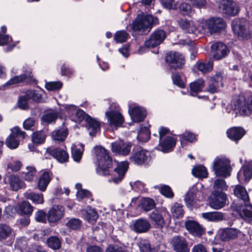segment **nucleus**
<instances>
[{
    "instance_id": "f257e3e1",
    "label": "nucleus",
    "mask_w": 252,
    "mask_h": 252,
    "mask_svg": "<svg viewBox=\"0 0 252 252\" xmlns=\"http://www.w3.org/2000/svg\"><path fill=\"white\" fill-rule=\"evenodd\" d=\"M97 165L96 167V173L103 176H109L108 182L115 184H119L124 178L128 167L127 161H122L119 163L113 171H111L112 165V159L107 150L99 146L94 149Z\"/></svg>"
},
{
    "instance_id": "f03ea898",
    "label": "nucleus",
    "mask_w": 252,
    "mask_h": 252,
    "mask_svg": "<svg viewBox=\"0 0 252 252\" xmlns=\"http://www.w3.org/2000/svg\"><path fill=\"white\" fill-rule=\"evenodd\" d=\"M234 194L238 198L244 201L245 205L233 203V210L238 213L241 218L246 221L252 223V205H248L249 200L248 193L244 187L240 185L235 186Z\"/></svg>"
},
{
    "instance_id": "7ed1b4c3",
    "label": "nucleus",
    "mask_w": 252,
    "mask_h": 252,
    "mask_svg": "<svg viewBox=\"0 0 252 252\" xmlns=\"http://www.w3.org/2000/svg\"><path fill=\"white\" fill-rule=\"evenodd\" d=\"M231 26L235 34L243 39H248L252 37V24L246 19H235Z\"/></svg>"
},
{
    "instance_id": "20e7f679",
    "label": "nucleus",
    "mask_w": 252,
    "mask_h": 252,
    "mask_svg": "<svg viewBox=\"0 0 252 252\" xmlns=\"http://www.w3.org/2000/svg\"><path fill=\"white\" fill-rule=\"evenodd\" d=\"M158 23V18L151 15H139L133 21L132 29L135 31L148 30L149 32L152 27Z\"/></svg>"
},
{
    "instance_id": "39448f33",
    "label": "nucleus",
    "mask_w": 252,
    "mask_h": 252,
    "mask_svg": "<svg viewBox=\"0 0 252 252\" xmlns=\"http://www.w3.org/2000/svg\"><path fill=\"white\" fill-rule=\"evenodd\" d=\"M236 113L242 116H248L252 112V95L247 98L244 96H239L232 102Z\"/></svg>"
},
{
    "instance_id": "423d86ee",
    "label": "nucleus",
    "mask_w": 252,
    "mask_h": 252,
    "mask_svg": "<svg viewBox=\"0 0 252 252\" xmlns=\"http://www.w3.org/2000/svg\"><path fill=\"white\" fill-rule=\"evenodd\" d=\"M213 168L217 176L226 177L230 175V161L225 157H217L214 161Z\"/></svg>"
},
{
    "instance_id": "0eeeda50",
    "label": "nucleus",
    "mask_w": 252,
    "mask_h": 252,
    "mask_svg": "<svg viewBox=\"0 0 252 252\" xmlns=\"http://www.w3.org/2000/svg\"><path fill=\"white\" fill-rule=\"evenodd\" d=\"M226 26L225 22L221 18L213 17L203 21L201 23L202 33L208 31L211 33L220 32L223 30Z\"/></svg>"
},
{
    "instance_id": "6e6552de",
    "label": "nucleus",
    "mask_w": 252,
    "mask_h": 252,
    "mask_svg": "<svg viewBox=\"0 0 252 252\" xmlns=\"http://www.w3.org/2000/svg\"><path fill=\"white\" fill-rule=\"evenodd\" d=\"M165 60L171 68H182L185 64V58L179 52L171 51L166 54Z\"/></svg>"
},
{
    "instance_id": "1a4fd4ad",
    "label": "nucleus",
    "mask_w": 252,
    "mask_h": 252,
    "mask_svg": "<svg viewBox=\"0 0 252 252\" xmlns=\"http://www.w3.org/2000/svg\"><path fill=\"white\" fill-rule=\"evenodd\" d=\"M179 27L185 32L197 35L202 33L201 25L199 26L197 22L187 19H180L178 21Z\"/></svg>"
},
{
    "instance_id": "9d476101",
    "label": "nucleus",
    "mask_w": 252,
    "mask_h": 252,
    "mask_svg": "<svg viewBox=\"0 0 252 252\" xmlns=\"http://www.w3.org/2000/svg\"><path fill=\"white\" fill-rule=\"evenodd\" d=\"M226 194L221 191L215 190L210 197L209 205L215 210L223 208L226 204Z\"/></svg>"
},
{
    "instance_id": "9b49d317",
    "label": "nucleus",
    "mask_w": 252,
    "mask_h": 252,
    "mask_svg": "<svg viewBox=\"0 0 252 252\" xmlns=\"http://www.w3.org/2000/svg\"><path fill=\"white\" fill-rule=\"evenodd\" d=\"M166 37V32L161 29H157L146 40L145 45L148 48H154L162 43Z\"/></svg>"
},
{
    "instance_id": "f8f14e48",
    "label": "nucleus",
    "mask_w": 252,
    "mask_h": 252,
    "mask_svg": "<svg viewBox=\"0 0 252 252\" xmlns=\"http://www.w3.org/2000/svg\"><path fill=\"white\" fill-rule=\"evenodd\" d=\"M25 136L26 133L24 131H22L18 127H15L11 129V133L7 137L6 144L11 149H16L19 145V142L17 139V137L19 136L24 138Z\"/></svg>"
},
{
    "instance_id": "ddd939ff",
    "label": "nucleus",
    "mask_w": 252,
    "mask_h": 252,
    "mask_svg": "<svg viewBox=\"0 0 252 252\" xmlns=\"http://www.w3.org/2000/svg\"><path fill=\"white\" fill-rule=\"evenodd\" d=\"M219 8L222 13L230 16H235L239 11L237 4L231 0H221Z\"/></svg>"
},
{
    "instance_id": "4468645a",
    "label": "nucleus",
    "mask_w": 252,
    "mask_h": 252,
    "mask_svg": "<svg viewBox=\"0 0 252 252\" xmlns=\"http://www.w3.org/2000/svg\"><path fill=\"white\" fill-rule=\"evenodd\" d=\"M211 52L214 59L220 60L228 55L229 50L226 45L219 42L212 45Z\"/></svg>"
},
{
    "instance_id": "2eb2a0df",
    "label": "nucleus",
    "mask_w": 252,
    "mask_h": 252,
    "mask_svg": "<svg viewBox=\"0 0 252 252\" xmlns=\"http://www.w3.org/2000/svg\"><path fill=\"white\" fill-rule=\"evenodd\" d=\"M131 144L122 140L117 141L111 144V149L113 153L122 156L127 155L131 150Z\"/></svg>"
},
{
    "instance_id": "dca6fc26",
    "label": "nucleus",
    "mask_w": 252,
    "mask_h": 252,
    "mask_svg": "<svg viewBox=\"0 0 252 252\" xmlns=\"http://www.w3.org/2000/svg\"><path fill=\"white\" fill-rule=\"evenodd\" d=\"M46 152L52 156L61 163L68 161L69 156L65 150L58 147H50L47 149Z\"/></svg>"
},
{
    "instance_id": "f3484780",
    "label": "nucleus",
    "mask_w": 252,
    "mask_h": 252,
    "mask_svg": "<svg viewBox=\"0 0 252 252\" xmlns=\"http://www.w3.org/2000/svg\"><path fill=\"white\" fill-rule=\"evenodd\" d=\"M64 208L61 205H54L47 213V219L49 223H56L63 216Z\"/></svg>"
},
{
    "instance_id": "a211bd4d",
    "label": "nucleus",
    "mask_w": 252,
    "mask_h": 252,
    "mask_svg": "<svg viewBox=\"0 0 252 252\" xmlns=\"http://www.w3.org/2000/svg\"><path fill=\"white\" fill-rule=\"evenodd\" d=\"M109 125L115 127L121 126L124 118L122 114L117 110H111L105 113Z\"/></svg>"
},
{
    "instance_id": "6ab92c4d",
    "label": "nucleus",
    "mask_w": 252,
    "mask_h": 252,
    "mask_svg": "<svg viewBox=\"0 0 252 252\" xmlns=\"http://www.w3.org/2000/svg\"><path fill=\"white\" fill-rule=\"evenodd\" d=\"M241 234V231L234 228H223L219 231L220 238L224 241L235 239Z\"/></svg>"
},
{
    "instance_id": "aec40b11",
    "label": "nucleus",
    "mask_w": 252,
    "mask_h": 252,
    "mask_svg": "<svg viewBox=\"0 0 252 252\" xmlns=\"http://www.w3.org/2000/svg\"><path fill=\"white\" fill-rule=\"evenodd\" d=\"M252 177V160H246L244 165L237 174V178L239 181L250 180Z\"/></svg>"
},
{
    "instance_id": "412c9836",
    "label": "nucleus",
    "mask_w": 252,
    "mask_h": 252,
    "mask_svg": "<svg viewBox=\"0 0 252 252\" xmlns=\"http://www.w3.org/2000/svg\"><path fill=\"white\" fill-rule=\"evenodd\" d=\"M128 112L132 120L135 122L143 121L146 116V111L139 106H129Z\"/></svg>"
},
{
    "instance_id": "4be33fe9",
    "label": "nucleus",
    "mask_w": 252,
    "mask_h": 252,
    "mask_svg": "<svg viewBox=\"0 0 252 252\" xmlns=\"http://www.w3.org/2000/svg\"><path fill=\"white\" fill-rule=\"evenodd\" d=\"M171 244L174 250L177 252H189L188 245L184 238L179 236H174L171 240Z\"/></svg>"
},
{
    "instance_id": "5701e85b",
    "label": "nucleus",
    "mask_w": 252,
    "mask_h": 252,
    "mask_svg": "<svg viewBox=\"0 0 252 252\" xmlns=\"http://www.w3.org/2000/svg\"><path fill=\"white\" fill-rule=\"evenodd\" d=\"M186 229L193 236L200 237L205 231L202 226L194 220H188L185 223Z\"/></svg>"
},
{
    "instance_id": "b1692460",
    "label": "nucleus",
    "mask_w": 252,
    "mask_h": 252,
    "mask_svg": "<svg viewBox=\"0 0 252 252\" xmlns=\"http://www.w3.org/2000/svg\"><path fill=\"white\" fill-rule=\"evenodd\" d=\"M197 192V188L196 186H193L185 194L184 201L188 207H191L196 204L198 200L196 197Z\"/></svg>"
},
{
    "instance_id": "393cba45",
    "label": "nucleus",
    "mask_w": 252,
    "mask_h": 252,
    "mask_svg": "<svg viewBox=\"0 0 252 252\" xmlns=\"http://www.w3.org/2000/svg\"><path fill=\"white\" fill-rule=\"evenodd\" d=\"M176 143V139L173 136H167L163 140H160L159 147L163 152L171 151Z\"/></svg>"
},
{
    "instance_id": "a878e982",
    "label": "nucleus",
    "mask_w": 252,
    "mask_h": 252,
    "mask_svg": "<svg viewBox=\"0 0 252 252\" xmlns=\"http://www.w3.org/2000/svg\"><path fill=\"white\" fill-rule=\"evenodd\" d=\"M149 158V152L146 150L141 149L135 152L130 157V160L135 164H141L148 161Z\"/></svg>"
},
{
    "instance_id": "bb28decb",
    "label": "nucleus",
    "mask_w": 252,
    "mask_h": 252,
    "mask_svg": "<svg viewBox=\"0 0 252 252\" xmlns=\"http://www.w3.org/2000/svg\"><path fill=\"white\" fill-rule=\"evenodd\" d=\"M222 76L220 73L216 74L214 77L211 78L209 81L208 92L214 93L218 91L219 88L222 87Z\"/></svg>"
},
{
    "instance_id": "cd10ccee",
    "label": "nucleus",
    "mask_w": 252,
    "mask_h": 252,
    "mask_svg": "<svg viewBox=\"0 0 252 252\" xmlns=\"http://www.w3.org/2000/svg\"><path fill=\"white\" fill-rule=\"evenodd\" d=\"M202 217L208 221L218 222L225 220L224 214L217 211L203 213Z\"/></svg>"
},
{
    "instance_id": "c85d7f7f",
    "label": "nucleus",
    "mask_w": 252,
    "mask_h": 252,
    "mask_svg": "<svg viewBox=\"0 0 252 252\" xmlns=\"http://www.w3.org/2000/svg\"><path fill=\"white\" fill-rule=\"evenodd\" d=\"M64 108L70 114H75L77 117V120L79 122H81L84 119H85L86 121L87 117L89 116L86 115L83 111L80 109L78 110L76 106L74 105L66 104L64 105Z\"/></svg>"
},
{
    "instance_id": "c756f323",
    "label": "nucleus",
    "mask_w": 252,
    "mask_h": 252,
    "mask_svg": "<svg viewBox=\"0 0 252 252\" xmlns=\"http://www.w3.org/2000/svg\"><path fill=\"white\" fill-rule=\"evenodd\" d=\"M245 134V130L241 127H234L227 130L228 137L235 141L241 139Z\"/></svg>"
},
{
    "instance_id": "7c9ffc66",
    "label": "nucleus",
    "mask_w": 252,
    "mask_h": 252,
    "mask_svg": "<svg viewBox=\"0 0 252 252\" xmlns=\"http://www.w3.org/2000/svg\"><path fill=\"white\" fill-rule=\"evenodd\" d=\"M151 227L150 222L145 219H138L133 224L134 230L138 233H144L149 230Z\"/></svg>"
},
{
    "instance_id": "2f4dec72",
    "label": "nucleus",
    "mask_w": 252,
    "mask_h": 252,
    "mask_svg": "<svg viewBox=\"0 0 252 252\" xmlns=\"http://www.w3.org/2000/svg\"><path fill=\"white\" fill-rule=\"evenodd\" d=\"M50 172L44 171L38 179L37 188L41 191H45L51 181Z\"/></svg>"
},
{
    "instance_id": "473e14b6",
    "label": "nucleus",
    "mask_w": 252,
    "mask_h": 252,
    "mask_svg": "<svg viewBox=\"0 0 252 252\" xmlns=\"http://www.w3.org/2000/svg\"><path fill=\"white\" fill-rule=\"evenodd\" d=\"M9 181L10 187L14 191H17L25 187L24 182L17 175H10L9 177Z\"/></svg>"
},
{
    "instance_id": "72a5a7b5",
    "label": "nucleus",
    "mask_w": 252,
    "mask_h": 252,
    "mask_svg": "<svg viewBox=\"0 0 252 252\" xmlns=\"http://www.w3.org/2000/svg\"><path fill=\"white\" fill-rule=\"evenodd\" d=\"M86 122L88 125L90 135L92 136H94L100 129L99 123L90 116L87 117Z\"/></svg>"
},
{
    "instance_id": "f704fd0d",
    "label": "nucleus",
    "mask_w": 252,
    "mask_h": 252,
    "mask_svg": "<svg viewBox=\"0 0 252 252\" xmlns=\"http://www.w3.org/2000/svg\"><path fill=\"white\" fill-rule=\"evenodd\" d=\"M24 196L30 199L35 204H42L44 203V197L42 193H36L32 191H27L24 193Z\"/></svg>"
},
{
    "instance_id": "c9c22d12",
    "label": "nucleus",
    "mask_w": 252,
    "mask_h": 252,
    "mask_svg": "<svg viewBox=\"0 0 252 252\" xmlns=\"http://www.w3.org/2000/svg\"><path fill=\"white\" fill-rule=\"evenodd\" d=\"M17 212L20 214L30 215L33 212V207L28 201H23L17 205Z\"/></svg>"
},
{
    "instance_id": "e433bc0d",
    "label": "nucleus",
    "mask_w": 252,
    "mask_h": 252,
    "mask_svg": "<svg viewBox=\"0 0 252 252\" xmlns=\"http://www.w3.org/2000/svg\"><path fill=\"white\" fill-rule=\"evenodd\" d=\"M67 134L68 131L67 128L64 126H63L53 131L52 137L56 141H63L66 138Z\"/></svg>"
},
{
    "instance_id": "4c0bfd02",
    "label": "nucleus",
    "mask_w": 252,
    "mask_h": 252,
    "mask_svg": "<svg viewBox=\"0 0 252 252\" xmlns=\"http://www.w3.org/2000/svg\"><path fill=\"white\" fill-rule=\"evenodd\" d=\"M150 218L158 227H162L165 224L162 216L157 210H155L150 215Z\"/></svg>"
},
{
    "instance_id": "58836bf2",
    "label": "nucleus",
    "mask_w": 252,
    "mask_h": 252,
    "mask_svg": "<svg viewBox=\"0 0 252 252\" xmlns=\"http://www.w3.org/2000/svg\"><path fill=\"white\" fill-rule=\"evenodd\" d=\"M12 233V229L8 225L0 224V241L6 240Z\"/></svg>"
},
{
    "instance_id": "ea45409f",
    "label": "nucleus",
    "mask_w": 252,
    "mask_h": 252,
    "mask_svg": "<svg viewBox=\"0 0 252 252\" xmlns=\"http://www.w3.org/2000/svg\"><path fill=\"white\" fill-rule=\"evenodd\" d=\"M204 86V81L202 79H199L190 84V89L191 91V94L194 95L193 93L197 94L202 90Z\"/></svg>"
},
{
    "instance_id": "a19ab883",
    "label": "nucleus",
    "mask_w": 252,
    "mask_h": 252,
    "mask_svg": "<svg viewBox=\"0 0 252 252\" xmlns=\"http://www.w3.org/2000/svg\"><path fill=\"white\" fill-rule=\"evenodd\" d=\"M138 245L141 252H156L155 249L151 247L150 243L147 240H140Z\"/></svg>"
},
{
    "instance_id": "79ce46f5",
    "label": "nucleus",
    "mask_w": 252,
    "mask_h": 252,
    "mask_svg": "<svg viewBox=\"0 0 252 252\" xmlns=\"http://www.w3.org/2000/svg\"><path fill=\"white\" fill-rule=\"evenodd\" d=\"M84 218L89 222H93L96 221L98 218L96 212L91 208L87 209L83 214Z\"/></svg>"
},
{
    "instance_id": "37998d69",
    "label": "nucleus",
    "mask_w": 252,
    "mask_h": 252,
    "mask_svg": "<svg viewBox=\"0 0 252 252\" xmlns=\"http://www.w3.org/2000/svg\"><path fill=\"white\" fill-rule=\"evenodd\" d=\"M197 68L202 73H206L211 71L213 69V63L210 62L206 63L197 62L195 64Z\"/></svg>"
},
{
    "instance_id": "c03bdc74",
    "label": "nucleus",
    "mask_w": 252,
    "mask_h": 252,
    "mask_svg": "<svg viewBox=\"0 0 252 252\" xmlns=\"http://www.w3.org/2000/svg\"><path fill=\"white\" fill-rule=\"evenodd\" d=\"M183 206L178 203H175L171 208V214L176 218H180L184 215Z\"/></svg>"
},
{
    "instance_id": "a18cd8bd",
    "label": "nucleus",
    "mask_w": 252,
    "mask_h": 252,
    "mask_svg": "<svg viewBox=\"0 0 252 252\" xmlns=\"http://www.w3.org/2000/svg\"><path fill=\"white\" fill-rule=\"evenodd\" d=\"M81 149L77 148L75 146L72 147V157L74 161L79 162L82 158L83 152L84 151V146L82 144L80 145Z\"/></svg>"
},
{
    "instance_id": "49530a36",
    "label": "nucleus",
    "mask_w": 252,
    "mask_h": 252,
    "mask_svg": "<svg viewBox=\"0 0 252 252\" xmlns=\"http://www.w3.org/2000/svg\"><path fill=\"white\" fill-rule=\"evenodd\" d=\"M47 243L48 246L52 249L58 250L60 248L61 245V240L56 236L50 237L47 241Z\"/></svg>"
},
{
    "instance_id": "de8ad7c7",
    "label": "nucleus",
    "mask_w": 252,
    "mask_h": 252,
    "mask_svg": "<svg viewBox=\"0 0 252 252\" xmlns=\"http://www.w3.org/2000/svg\"><path fill=\"white\" fill-rule=\"evenodd\" d=\"M141 208L146 211H149L155 207L154 200L149 198H144L141 202Z\"/></svg>"
},
{
    "instance_id": "09e8293b",
    "label": "nucleus",
    "mask_w": 252,
    "mask_h": 252,
    "mask_svg": "<svg viewBox=\"0 0 252 252\" xmlns=\"http://www.w3.org/2000/svg\"><path fill=\"white\" fill-rule=\"evenodd\" d=\"M193 175L198 178H205L207 176L206 168L202 166H197L192 170Z\"/></svg>"
},
{
    "instance_id": "8fccbe9b",
    "label": "nucleus",
    "mask_w": 252,
    "mask_h": 252,
    "mask_svg": "<svg viewBox=\"0 0 252 252\" xmlns=\"http://www.w3.org/2000/svg\"><path fill=\"white\" fill-rule=\"evenodd\" d=\"M128 34L125 31L117 32L114 35V40L117 43L126 42L128 37Z\"/></svg>"
},
{
    "instance_id": "3c124183",
    "label": "nucleus",
    "mask_w": 252,
    "mask_h": 252,
    "mask_svg": "<svg viewBox=\"0 0 252 252\" xmlns=\"http://www.w3.org/2000/svg\"><path fill=\"white\" fill-rule=\"evenodd\" d=\"M46 135L43 131H39L34 132L32 136V140L33 143L41 144L45 139Z\"/></svg>"
},
{
    "instance_id": "603ef678",
    "label": "nucleus",
    "mask_w": 252,
    "mask_h": 252,
    "mask_svg": "<svg viewBox=\"0 0 252 252\" xmlns=\"http://www.w3.org/2000/svg\"><path fill=\"white\" fill-rule=\"evenodd\" d=\"M161 5L167 9H177L178 7V2L175 0H160Z\"/></svg>"
},
{
    "instance_id": "864d4df0",
    "label": "nucleus",
    "mask_w": 252,
    "mask_h": 252,
    "mask_svg": "<svg viewBox=\"0 0 252 252\" xmlns=\"http://www.w3.org/2000/svg\"><path fill=\"white\" fill-rule=\"evenodd\" d=\"M149 130L146 127L142 128L138 133L137 139L141 142H146L150 138Z\"/></svg>"
},
{
    "instance_id": "5fc2aeb1",
    "label": "nucleus",
    "mask_w": 252,
    "mask_h": 252,
    "mask_svg": "<svg viewBox=\"0 0 252 252\" xmlns=\"http://www.w3.org/2000/svg\"><path fill=\"white\" fill-rule=\"evenodd\" d=\"M130 184L132 189L136 191L143 192L147 191V189L145 187V185L144 183L140 181H135L133 183H130Z\"/></svg>"
},
{
    "instance_id": "6e6d98bb",
    "label": "nucleus",
    "mask_w": 252,
    "mask_h": 252,
    "mask_svg": "<svg viewBox=\"0 0 252 252\" xmlns=\"http://www.w3.org/2000/svg\"><path fill=\"white\" fill-rule=\"evenodd\" d=\"M25 179L27 181H32L36 175V170L33 166H28L26 168Z\"/></svg>"
},
{
    "instance_id": "4d7b16f0",
    "label": "nucleus",
    "mask_w": 252,
    "mask_h": 252,
    "mask_svg": "<svg viewBox=\"0 0 252 252\" xmlns=\"http://www.w3.org/2000/svg\"><path fill=\"white\" fill-rule=\"evenodd\" d=\"M58 115V113L57 112H51L43 115L42 116L41 119L43 122L51 123L57 119Z\"/></svg>"
},
{
    "instance_id": "13d9d810",
    "label": "nucleus",
    "mask_w": 252,
    "mask_h": 252,
    "mask_svg": "<svg viewBox=\"0 0 252 252\" xmlns=\"http://www.w3.org/2000/svg\"><path fill=\"white\" fill-rule=\"evenodd\" d=\"M27 78L26 75L23 74L18 76H15L14 77L11 78L8 81H7L4 85V87L8 85H11L23 82Z\"/></svg>"
},
{
    "instance_id": "bf43d9fd",
    "label": "nucleus",
    "mask_w": 252,
    "mask_h": 252,
    "mask_svg": "<svg viewBox=\"0 0 252 252\" xmlns=\"http://www.w3.org/2000/svg\"><path fill=\"white\" fill-rule=\"evenodd\" d=\"M45 86L47 90L54 91L60 89L63 86V84L60 81L49 82L46 83Z\"/></svg>"
},
{
    "instance_id": "052dcab7",
    "label": "nucleus",
    "mask_w": 252,
    "mask_h": 252,
    "mask_svg": "<svg viewBox=\"0 0 252 252\" xmlns=\"http://www.w3.org/2000/svg\"><path fill=\"white\" fill-rule=\"evenodd\" d=\"M179 136L183 139L191 143L195 142L197 140L196 135L189 131H186Z\"/></svg>"
},
{
    "instance_id": "680f3d73",
    "label": "nucleus",
    "mask_w": 252,
    "mask_h": 252,
    "mask_svg": "<svg viewBox=\"0 0 252 252\" xmlns=\"http://www.w3.org/2000/svg\"><path fill=\"white\" fill-rule=\"evenodd\" d=\"M106 252H128V251L124 246L110 245L107 247Z\"/></svg>"
},
{
    "instance_id": "e2e57ef3",
    "label": "nucleus",
    "mask_w": 252,
    "mask_h": 252,
    "mask_svg": "<svg viewBox=\"0 0 252 252\" xmlns=\"http://www.w3.org/2000/svg\"><path fill=\"white\" fill-rule=\"evenodd\" d=\"M180 10L181 13L184 15L189 16L192 11L191 6L190 4L187 3H182L179 6Z\"/></svg>"
},
{
    "instance_id": "0e129e2a",
    "label": "nucleus",
    "mask_w": 252,
    "mask_h": 252,
    "mask_svg": "<svg viewBox=\"0 0 252 252\" xmlns=\"http://www.w3.org/2000/svg\"><path fill=\"white\" fill-rule=\"evenodd\" d=\"M46 217L47 218V214L42 210L37 211L35 214V219L39 222L45 223Z\"/></svg>"
},
{
    "instance_id": "69168bd1",
    "label": "nucleus",
    "mask_w": 252,
    "mask_h": 252,
    "mask_svg": "<svg viewBox=\"0 0 252 252\" xmlns=\"http://www.w3.org/2000/svg\"><path fill=\"white\" fill-rule=\"evenodd\" d=\"M160 191L161 193L168 198H172L174 193L170 187L167 185H163L161 187Z\"/></svg>"
},
{
    "instance_id": "338daca9",
    "label": "nucleus",
    "mask_w": 252,
    "mask_h": 252,
    "mask_svg": "<svg viewBox=\"0 0 252 252\" xmlns=\"http://www.w3.org/2000/svg\"><path fill=\"white\" fill-rule=\"evenodd\" d=\"M66 225L70 229H77L80 227L81 221L77 219H72L66 223Z\"/></svg>"
},
{
    "instance_id": "774afa93",
    "label": "nucleus",
    "mask_w": 252,
    "mask_h": 252,
    "mask_svg": "<svg viewBox=\"0 0 252 252\" xmlns=\"http://www.w3.org/2000/svg\"><path fill=\"white\" fill-rule=\"evenodd\" d=\"M227 188L226 182L222 179H217L215 181L214 188L215 189H220L221 190H226Z\"/></svg>"
}]
</instances>
